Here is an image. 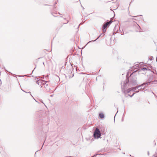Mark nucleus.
Wrapping results in <instances>:
<instances>
[{"instance_id":"1","label":"nucleus","mask_w":157,"mask_h":157,"mask_svg":"<svg viewBox=\"0 0 157 157\" xmlns=\"http://www.w3.org/2000/svg\"><path fill=\"white\" fill-rule=\"evenodd\" d=\"M112 21H111L106 22L105 24L102 27V31L103 33H105L106 30V28L108 27L109 25L112 23Z\"/></svg>"},{"instance_id":"2","label":"nucleus","mask_w":157,"mask_h":157,"mask_svg":"<svg viewBox=\"0 0 157 157\" xmlns=\"http://www.w3.org/2000/svg\"><path fill=\"white\" fill-rule=\"evenodd\" d=\"M100 132L98 130L96 129L95 130L94 134V136L95 138H98L100 136Z\"/></svg>"},{"instance_id":"3","label":"nucleus","mask_w":157,"mask_h":157,"mask_svg":"<svg viewBox=\"0 0 157 157\" xmlns=\"http://www.w3.org/2000/svg\"><path fill=\"white\" fill-rule=\"evenodd\" d=\"M99 116L101 118H103L104 117V114L102 113H100Z\"/></svg>"},{"instance_id":"4","label":"nucleus","mask_w":157,"mask_h":157,"mask_svg":"<svg viewBox=\"0 0 157 157\" xmlns=\"http://www.w3.org/2000/svg\"><path fill=\"white\" fill-rule=\"evenodd\" d=\"M146 69V68H144V69Z\"/></svg>"}]
</instances>
